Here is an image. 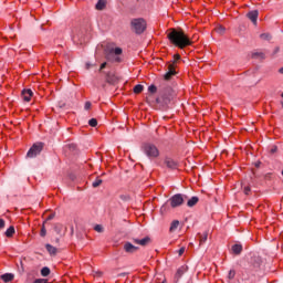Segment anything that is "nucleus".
Masks as SVG:
<instances>
[{"mask_svg":"<svg viewBox=\"0 0 283 283\" xmlns=\"http://www.w3.org/2000/svg\"><path fill=\"white\" fill-rule=\"evenodd\" d=\"M168 39L170 43L180 48V50L187 48V45H191V40H189L185 32L176 29H172L171 32L168 33Z\"/></svg>","mask_w":283,"mask_h":283,"instance_id":"nucleus-1","label":"nucleus"},{"mask_svg":"<svg viewBox=\"0 0 283 283\" xmlns=\"http://www.w3.org/2000/svg\"><path fill=\"white\" fill-rule=\"evenodd\" d=\"M130 28L136 34H143L147 30V22L143 18L133 19Z\"/></svg>","mask_w":283,"mask_h":283,"instance_id":"nucleus-2","label":"nucleus"},{"mask_svg":"<svg viewBox=\"0 0 283 283\" xmlns=\"http://www.w3.org/2000/svg\"><path fill=\"white\" fill-rule=\"evenodd\" d=\"M143 149H144V154H146L148 158H158V156H160V151L158 150V147H156V145L154 144H145L143 146Z\"/></svg>","mask_w":283,"mask_h":283,"instance_id":"nucleus-3","label":"nucleus"},{"mask_svg":"<svg viewBox=\"0 0 283 283\" xmlns=\"http://www.w3.org/2000/svg\"><path fill=\"white\" fill-rule=\"evenodd\" d=\"M43 151V143L34 144L27 153L28 158H36Z\"/></svg>","mask_w":283,"mask_h":283,"instance_id":"nucleus-4","label":"nucleus"},{"mask_svg":"<svg viewBox=\"0 0 283 283\" xmlns=\"http://www.w3.org/2000/svg\"><path fill=\"white\" fill-rule=\"evenodd\" d=\"M169 202L172 209H176V207H180L185 202V197L181 193L174 195Z\"/></svg>","mask_w":283,"mask_h":283,"instance_id":"nucleus-5","label":"nucleus"},{"mask_svg":"<svg viewBox=\"0 0 283 283\" xmlns=\"http://www.w3.org/2000/svg\"><path fill=\"white\" fill-rule=\"evenodd\" d=\"M124 251L126 253H136L138 251V247L132 244L130 242H126L124 244Z\"/></svg>","mask_w":283,"mask_h":283,"instance_id":"nucleus-6","label":"nucleus"},{"mask_svg":"<svg viewBox=\"0 0 283 283\" xmlns=\"http://www.w3.org/2000/svg\"><path fill=\"white\" fill-rule=\"evenodd\" d=\"M165 165L168 167V169H177L178 168V163L171 158H166L165 159Z\"/></svg>","mask_w":283,"mask_h":283,"instance_id":"nucleus-7","label":"nucleus"},{"mask_svg":"<svg viewBox=\"0 0 283 283\" xmlns=\"http://www.w3.org/2000/svg\"><path fill=\"white\" fill-rule=\"evenodd\" d=\"M22 98L23 101H25V103H30V101L32 99V90H23Z\"/></svg>","mask_w":283,"mask_h":283,"instance_id":"nucleus-8","label":"nucleus"},{"mask_svg":"<svg viewBox=\"0 0 283 283\" xmlns=\"http://www.w3.org/2000/svg\"><path fill=\"white\" fill-rule=\"evenodd\" d=\"M258 10H253V11H250L248 13V18L250 19V21H252V23H258Z\"/></svg>","mask_w":283,"mask_h":283,"instance_id":"nucleus-9","label":"nucleus"},{"mask_svg":"<svg viewBox=\"0 0 283 283\" xmlns=\"http://www.w3.org/2000/svg\"><path fill=\"white\" fill-rule=\"evenodd\" d=\"M0 279H1L4 283L12 282V280H14V274H12V273H6V274H2V275L0 276Z\"/></svg>","mask_w":283,"mask_h":283,"instance_id":"nucleus-10","label":"nucleus"},{"mask_svg":"<svg viewBox=\"0 0 283 283\" xmlns=\"http://www.w3.org/2000/svg\"><path fill=\"white\" fill-rule=\"evenodd\" d=\"M134 242H135L136 244H140V247H145L146 244L149 243V238L146 237V238H144V239H135Z\"/></svg>","mask_w":283,"mask_h":283,"instance_id":"nucleus-11","label":"nucleus"},{"mask_svg":"<svg viewBox=\"0 0 283 283\" xmlns=\"http://www.w3.org/2000/svg\"><path fill=\"white\" fill-rule=\"evenodd\" d=\"M15 230H14V226H10L7 231L4 232V235L7 238H12V235H14Z\"/></svg>","mask_w":283,"mask_h":283,"instance_id":"nucleus-12","label":"nucleus"},{"mask_svg":"<svg viewBox=\"0 0 283 283\" xmlns=\"http://www.w3.org/2000/svg\"><path fill=\"white\" fill-rule=\"evenodd\" d=\"M46 251L50 253V255H56V248L52 244L48 243L45 245Z\"/></svg>","mask_w":283,"mask_h":283,"instance_id":"nucleus-13","label":"nucleus"},{"mask_svg":"<svg viewBox=\"0 0 283 283\" xmlns=\"http://www.w3.org/2000/svg\"><path fill=\"white\" fill-rule=\"evenodd\" d=\"M109 54H114L115 56H120V54H123V49L120 48L111 49Z\"/></svg>","mask_w":283,"mask_h":283,"instance_id":"nucleus-14","label":"nucleus"},{"mask_svg":"<svg viewBox=\"0 0 283 283\" xmlns=\"http://www.w3.org/2000/svg\"><path fill=\"white\" fill-rule=\"evenodd\" d=\"M232 251L233 253H235V255H240V253H242V245L241 244L232 245Z\"/></svg>","mask_w":283,"mask_h":283,"instance_id":"nucleus-15","label":"nucleus"},{"mask_svg":"<svg viewBox=\"0 0 283 283\" xmlns=\"http://www.w3.org/2000/svg\"><path fill=\"white\" fill-rule=\"evenodd\" d=\"M198 197H192L191 199L188 200L187 206L188 207H196L198 205Z\"/></svg>","mask_w":283,"mask_h":283,"instance_id":"nucleus-16","label":"nucleus"},{"mask_svg":"<svg viewBox=\"0 0 283 283\" xmlns=\"http://www.w3.org/2000/svg\"><path fill=\"white\" fill-rule=\"evenodd\" d=\"M105 0H98V2L96 3V10H104L105 9Z\"/></svg>","mask_w":283,"mask_h":283,"instance_id":"nucleus-17","label":"nucleus"},{"mask_svg":"<svg viewBox=\"0 0 283 283\" xmlns=\"http://www.w3.org/2000/svg\"><path fill=\"white\" fill-rule=\"evenodd\" d=\"M143 90H145V86L137 84V85H135L133 91H134V94H140V92H143Z\"/></svg>","mask_w":283,"mask_h":283,"instance_id":"nucleus-18","label":"nucleus"},{"mask_svg":"<svg viewBox=\"0 0 283 283\" xmlns=\"http://www.w3.org/2000/svg\"><path fill=\"white\" fill-rule=\"evenodd\" d=\"M178 227H180V221H178V220L172 221L170 224V231H176V229H178Z\"/></svg>","mask_w":283,"mask_h":283,"instance_id":"nucleus-19","label":"nucleus"},{"mask_svg":"<svg viewBox=\"0 0 283 283\" xmlns=\"http://www.w3.org/2000/svg\"><path fill=\"white\" fill-rule=\"evenodd\" d=\"M48 275H50V268H48V266L42 268L41 276L42 277H48Z\"/></svg>","mask_w":283,"mask_h":283,"instance_id":"nucleus-20","label":"nucleus"},{"mask_svg":"<svg viewBox=\"0 0 283 283\" xmlns=\"http://www.w3.org/2000/svg\"><path fill=\"white\" fill-rule=\"evenodd\" d=\"M168 72H170V74H171L172 76H175V74H176V65L169 64V65H168Z\"/></svg>","mask_w":283,"mask_h":283,"instance_id":"nucleus-21","label":"nucleus"},{"mask_svg":"<svg viewBox=\"0 0 283 283\" xmlns=\"http://www.w3.org/2000/svg\"><path fill=\"white\" fill-rule=\"evenodd\" d=\"M260 39H262L263 41H271V34L263 33L260 35Z\"/></svg>","mask_w":283,"mask_h":283,"instance_id":"nucleus-22","label":"nucleus"},{"mask_svg":"<svg viewBox=\"0 0 283 283\" xmlns=\"http://www.w3.org/2000/svg\"><path fill=\"white\" fill-rule=\"evenodd\" d=\"M101 185H103V179H95L93 181V187L96 188V187H101Z\"/></svg>","mask_w":283,"mask_h":283,"instance_id":"nucleus-23","label":"nucleus"},{"mask_svg":"<svg viewBox=\"0 0 283 283\" xmlns=\"http://www.w3.org/2000/svg\"><path fill=\"white\" fill-rule=\"evenodd\" d=\"M88 125L91 127H96V125H98V122L96 120V118H92V119L88 120Z\"/></svg>","mask_w":283,"mask_h":283,"instance_id":"nucleus-24","label":"nucleus"},{"mask_svg":"<svg viewBox=\"0 0 283 283\" xmlns=\"http://www.w3.org/2000/svg\"><path fill=\"white\" fill-rule=\"evenodd\" d=\"M40 235H41L42 238H45V235H48V230H45V224L42 226Z\"/></svg>","mask_w":283,"mask_h":283,"instance_id":"nucleus-25","label":"nucleus"},{"mask_svg":"<svg viewBox=\"0 0 283 283\" xmlns=\"http://www.w3.org/2000/svg\"><path fill=\"white\" fill-rule=\"evenodd\" d=\"M157 90L156 85L148 86V92H150V94H156Z\"/></svg>","mask_w":283,"mask_h":283,"instance_id":"nucleus-26","label":"nucleus"},{"mask_svg":"<svg viewBox=\"0 0 283 283\" xmlns=\"http://www.w3.org/2000/svg\"><path fill=\"white\" fill-rule=\"evenodd\" d=\"M228 277H229V280H233V277H235V270H230Z\"/></svg>","mask_w":283,"mask_h":283,"instance_id":"nucleus-27","label":"nucleus"},{"mask_svg":"<svg viewBox=\"0 0 283 283\" xmlns=\"http://www.w3.org/2000/svg\"><path fill=\"white\" fill-rule=\"evenodd\" d=\"M95 231H97V233H103V226L97 224L94 227Z\"/></svg>","mask_w":283,"mask_h":283,"instance_id":"nucleus-28","label":"nucleus"},{"mask_svg":"<svg viewBox=\"0 0 283 283\" xmlns=\"http://www.w3.org/2000/svg\"><path fill=\"white\" fill-rule=\"evenodd\" d=\"M177 61H180V54H175V55H174L172 65H176V62H177Z\"/></svg>","mask_w":283,"mask_h":283,"instance_id":"nucleus-29","label":"nucleus"},{"mask_svg":"<svg viewBox=\"0 0 283 283\" xmlns=\"http://www.w3.org/2000/svg\"><path fill=\"white\" fill-rule=\"evenodd\" d=\"M243 191H244L245 196H249V193H251V187L245 186Z\"/></svg>","mask_w":283,"mask_h":283,"instance_id":"nucleus-30","label":"nucleus"},{"mask_svg":"<svg viewBox=\"0 0 283 283\" xmlns=\"http://www.w3.org/2000/svg\"><path fill=\"white\" fill-rule=\"evenodd\" d=\"M54 229H55V231H56L57 233H61V230L63 229V226H62V224H56V226L54 227Z\"/></svg>","mask_w":283,"mask_h":283,"instance_id":"nucleus-31","label":"nucleus"},{"mask_svg":"<svg viewBox=\"0 0 283 283\" xmlns=\"http://www.w3.org/2000/svg\"><path fill=\"white\" fill-rule=\"evenodd\" d=\"M171 76H174L172 74H170V72L168 71L165 75H164V78L166 81H169V78H171Z\"/></svg>","mask_w":283,"mask_h":283,"instance_id":"nucleus-32","label":"nucleus"},{"mask_svg":"<svg viewBox=\"0 0 283 283\" xmlns=\"http://www.w3.org/2000/svg\"><path fill=\"white\" fill-rule=\"evenodd\" d=\"M185 251H186V248L182 247V248H180V249L177 251V253H178V255L180 256V255H184Z\"/></svg>","mask_w":283,"mask_h":283,"instance_id":"nucleus-33","label":"nucleus"},{"mask_svg":"<svg viewBox=\"0 0 283 283\" xmlns=\"http://www.w3.org/2000/svg\"><path fill=\"white\" fill-rule=\"evenodd\" d=\"M217 32H218L219 34H224V28H223V27H218V28H217Z\"/></svg>","mask_w":283,"mask_h":283,"instance_id":"nucleus-34","label":"nucleus"},{"mask_svg":"<svg viewBox=\"0 0 283 283\" xmlns=\"http://www.w3.org/2000/svg\"><path fill=\"white\" fill-rule=\"evenodd\" d=\"M6 228V220L0 219V230Z\"/></svg>","mask_w":283,"mask_h":283,"instance_id":"nucleus-35","label":"nucleus"},{"mask_svg":"<svg viewBox=\"0 0 283 283\" xmlns=\"http://www.w3.org/2000/svg\"><path fill=\"white\" fill-rule=\"evenodd\" d=\"M168 92H170V96L169 97H165L168 101H170V98H174V96H176V93H174V91L169 90Z\"/></svg>","mask_w":283,"mask_h":283,"instance_id":"nucleus-36","label":"nucleus"},{"mask_svg":"<svg viewBox=\"0 0 283 283\" xmlns=\"http://www.w3.org/2000/svg\"><path fill=\"white\" fill-rule=\"evenodd\" d=\"M92 107V103L91 102H86L84 105V109H91Z\"/></svg>","mask_w":283,"mask_h":283,"instance_id":"nucleus-37","label":"nucleus"},{"mask_svg":"<svg viewBox=\"0 0 283 283\" xmlns=\"http://www.w3.org/2000/svg\"><path fill=\"white\" fill-rule=\"evenodd\" d=\"M34 283H48V281L45 279H38Z\"/></svg>","mask_w":283,"mask_h":283,"instance_id":"nucleus-38","label":"nucleus"},{"mask_svg":"<svg viewBox=\"0 0 283 283\" xmlns=\"http://www.w3.org/2000/svg\"><path fill=\"white\" fill-rule=\"evenodd\" d=\"M202 242H207V233L203 234V237L200 240V244H202Z\"/></svg>","mask_w":283,"mask_h":283,"instance_id":"nucleus-39","label":"nucleus"},{"mask_svg":"<svg viewBox=\"0 0 283 283\" xmlns=\"http://www.w3.org/2000/svg\"><path fill=\"white\" fill-rule=\"evenodd\" d=\"M105 67H107V63H102L101 66H99V70H105Z\"/></svg>","mask_w":283,"mask_h":283,"instance_id":"nucleus-40","label":"nucleus"},{"mask_svg":"<svg viewBox=\"0 0 283 283\" xmlns=\"http://www.w3.org/2000/svg\"><path fill=\"white\" fill-rule=\"evenodd\" d=\"M116 63H120V59L117 56L115 57Z\"/></svg>","mask_w":283,"mask_h":283,"instance_id":"nucleus-41","label":"nucleus"},{"mask_svg":"<svg viewBox=\"0 0 283 283\" xmlns=\"http://www.w3.org/2000/svg\"><path fill=\"white\" fill-rule=\"evenodd\" d=\"M52 218H54V216H49L46 220H52Z\"/></svg>","mask_w":283,"mask_h":283,"instance_id":"nucleus-42","label":"nucleus"},{"mask_svg":"<svg viewBox=\"0 0 283 283\" xmlns=\"http://www.w3.org/2000/svg\"><path fill=\"white\" fill-rule=\"evenodd\" d=\"M279 73H280V74H283V67H281V69L279 70Z\"/></svg>","mask_w":283,"mask_h":283,"instance_id":"nucleus-43","label":"nucleus"},{"mask_svg":"<svg viewBox=\"0 0 283 283\" xmlns=\"http://www.w3.org/2000/svg\"><path fill=\"white\" fill-rule=\"evenodd\" d=\"M73 41H76V36L75 35H73Z\"/></svg>","mask_w":283,"mask_h":283,"instance_id":"nucleus-44","label":"nucleus"},{"mask_svg":"<svg viewBox=\"0 0 283 283\" xmlns=\"http://www.w3.org/2000/svg\"><path fill=\"white\" fill-rule=\"evenodd\" d=\"M161 211H165V206L161 207Z\"/></svg>","mask_w":283,"mask_h":283,"instance_id":"nucleus-45","label":"nucleus"},{"mask_svg":"<svg viewBox=\"0 0 283 283\" xmlns=\"http://www.w3.org/2000/svg\"><path fill=\"white\" fill-rule=\"evenodd\" d=\"M276 148L272 149V151H275Z\"/></svg>","mask_w":283,"mask_h":283,"instance_id":"nucleus-46","label":"nucleus"},{"mask_svg":"<svg viewBox=\"0 0 283 283\" xmlns=\"http://www.w3.org/2000/svg\"><path fill=\"white\" fill-rule=\"evenodd\" d=\"M282 98H283V93L281 94Z\"/></svg>","mask_w":283,"mask_h":283,"instance_id":"nucleus-47","label":"nucleus"}]
</instances>
